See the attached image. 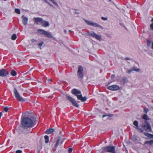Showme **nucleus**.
<instances>
[{"instance_id":"a19ab883","label":"nucleus","mask_w":153,"mask_h":153,"mask_svg":"<svg viewBox=\"0 0 153 153\" xmlns=\"http://www.w3.org/2000/svg\"><path fill=\"white\" fill-rule=\"evenodd\" d=\"M114 77H115V76L114 75H111V78H114Z\"/></svg>"},{"instance_id":"bb28decb","label":"nucleus","mask_w":153,"mask_h":153,"mask_svg":"<svg viewBox=\"0 0 153 153\" xmlns=\"http://www.w3.org/2000/svg\"><path fill=\"white\" fill-rule=\"evenodd\" d=\"M15 12L18 14H20V10L19 9H15Z\"/></svg>"},{"instance_id":"393cba45","label":"nucleus","mask_w":153,"mask_h":153,"mask_svg":"<svg viewBox=\"0 0 153 153\" xmlns=\"http://www.w3.org/2000/svg\"><path fill=\"white\" fill-rule=\"evenodd\" d=\"M138 122L137 121H134L133 123L134 125L136 126V128L138 127Z\"/></svg>"},{"instance_id":"20e7f679","label":"nucleus","mask_w":153,"mask_h":153,"mask_svg":"<svg viewBox=\"0 0 153 153\" xmlns=\"http://www.w3.org/2000/svg\"><path fill=\"white\" fill-rule=\"evenodd\" d=\"M86 34L88 36H90L92 37H94L98 40H100L101 39V36H100L96 34L93 31L88 32Z\"/></svg>"},{"instance_id":"72a5a7b5","label":"nucleus","mask_w":153,"mask_h":153,"mask_svg":"<svg viewBox=\"0 0 153 153\" xmlns=\"http://www.w3.org/2000/svg\"><path fill=\"white\" fill-rule=\"evenodd\" d=\"M148 111V108H144V112L145 113H147V112Z\"/></svg>"},{"instance_id":"f3484780","label":"nucleus","mask_w":153,"mask_h":153,"mask_svg":"<svg viewBox=\"0 0 153 153\" xmlns=\"http://www.w3.org/2000/svg\"><path fill=\"white\" fill-rule=\"evenodd\" d=\"M54 129L53 128H49L46 131V133L47 134H51L54 132Z\"/></svg>"},{"instance_id":"473e14b6","label":"nucleus","mask_w":153,"mask_h":153,"mask_svg":"<svg viewBox=\"0 0 153 153\" xmlns=\"http://www.w3.org/2000/svg\"><path fill=\"white\" fill-rule=\"evenodd\" d=\"M44 42L43 41H41V43H39L38 44V45L39 46L41 47V46L43 44Z\"/></svg>"},{"instance_id":"864d4df0","label":"nucleus","mask_w":153,"mask_h":153,"mask_svg":"<svg viewBox=\"0 0 153 153\" xmlns=\"http://www.w3.org/2000/svg\"><path fill=\"white\" fill-rule=\"evenodd\" d=\"M109 1L111 2V0H108Z\"/></svg>"},{"instance_id":"2f4dec72","label":"nucleus","mask_w":153,"mask_h":153,"mask_svg":"<svg viewBox=\"0 0 153 153\" xmlns=\"http://www.w3.org/2000/svg\"><path fill=\"white\" fill-rule=\"evenodd\" d=\"M72 151V148H70L69 149L68 152L69 153H71Z\"/></svg>"},{"instance_id":"37998d69","label":"nucleus","mask_w":153,"mask_h":153,"mask_svg":"<svg viewBox=\"0 0 153 153\" xmlns=\"http://www.w3.org/2000/svg\"><path fill=\"white\" fill-rule=\"evenodd\" d=\"M106 116H107V115L104 114L102 116V117H106Z\"/></svg>"},{"instance_id":"9d476101","label":"nucleus","mask_w":153,"mask_h":153,"mask_svg":"<svg viewBox=\"0 0 153 153\" xmlns=\"http://www.w3.org/2000/svg\"><path fill=\"white\" fill-rule=\"evenodd\" d=\"M8 74V73L5 69L0 70V76L4 77L7 76Z\"/></svg>"},{"instance_id":"603ef678","label":"nucleus","mask_w":153,"mask_h":153,"mask_svg":"<svg viewBox=\"0 0 153 153\" xmlns=\"http://www.w3.org/2000/svg\"><path fill=\"white\" fill-rule=\"evenodd\" d=\"M151 21H152V22H153V18H152V20Z\"/></svg>"},{"instance_id":"b1692460","label":"nucleus","mask_w":153,"mask_h":153,"mask_svg":"<svg viewBox=\"0 0 153 153\" xmlns=\"http://www.w3.org/2000/svg\"><path fill=\"white\" fill-rule=\"evenodd\" d=\"M142 118L145 119L146 120H149L148 116L146 114H145L143 116Z\"/></svg>"},{"instance_id":"f8f14e48","label":"nucleus","mask_w":153,"mask_h":153,"mask_svg":"<svg viewBox=\"0 0 153 153\" xmlns=\"http://www.w3.org/2000/svg\"><path fill=\"white\" fill-rule=\"evenodd\" d=\"M33 20L36 24L38 25L39 23L41 24L43 19L40 18H34Z\"/></svg>"},{"instance_id":"de8ad7c7","label":"nucleus","mask_w":153,"mask_h":153,"mask_svg":"<svg viewBox=\"0 0 153 153\" xmlns=\"http://www.w3.org/2000/svg\"><path fill=\"white\" fill-rule=\"evenodd\" d=\"M44 1L46 2H47H47H48V1H47L46 0H44Z\"/></svg>"},{"instance_id":"423d86ee","label":"nucleus","mask_w":153,"mask_h":153,"mask_svg":"<svg viewBox=\"0 0 153 153\" xmlns=\"http://www.w3.org/2000/svg\"><path fill=\"white\" fill-rule=\"evenodd\" d=\"M66 97L67 99L71 102L73 105L76 107L79 106V105L78 104L77 102L72 97L67 95H66Z\"/></svg>"},{"instance_id":"ea45409f","label":"nucleus","mask_w":153,"mask_h":153,"mask_svg":"<svg viewBox=\"0 0 153 153\" xmlns=\"http://www.w3.org/2000/svg\"><path fill=\"white\" fill-rule=\"evenodd\" d=\"M113 116V114H109L108 115H107V116H108L109 117H111Z\"/></svg>"},{"instance_id":"39448f33","label":"nucleus","mask_w":153,"mask_h":153,"mask_svg":"<svg viewBox=\"0 0 153 153\" xmlns=\"http://www.w3.org/2000/svg\"><path fill=\"white\" fill-rule=\"evenodd\" d=\"M103 150L106 151L107 152L115 153V147L113 146H108L104 147L103 148Z\"/></svg>"},{"instance_id":"4468645a","label":"nucleus","mask_w":153,"mask_h":153,"mask_svg":"<svg viewBox=\"0 0 153 153\" xmlns=\"http://www.w3.org/2000/svg\"><path fill=\"white\" fill-rule=\"evenodd\" d=\"M41 24L42 26L44 27L48 26L49 25V24L48 21H44L43 20Z\"/></svg>"},{"instance_id":"a18cd8bd","label":"nucleus","mask_w":153,"mask_h":153,"mask_svg":"<svg viewBox=\"0 0 153 153\" xmlns=\"http://www.w3.org/2000/svg\"><path fill=\"white\" fill-rule=\"evenodd\" d=\"M47 3L48 4H49L51 6H52V5H51V4L49 2H47Z\"/></svg>"},{"instance_id":"c9c22d12","label":"nucleus","mask_w":153,"mask_h":153,"mask_svg":"<svg viewBox=\"0 0 153 153\" xmlns=\"http://www.w3.org/2000/svg\"><path fill=\"white\" fill-rule=\"evenodd\" d=\"M75 13H76V14H79V11L77 10H75Z\"/></svg>"},{"instance_id":"e433bc0d","label":"nucleus","mask_w":153,"mask_h":153,"mask_svg":"<svg viewBox=\"0 0 153 153\" xmlns=\"http://www.w3.org/2000/svg\"><path fill=\"white\" fill-rule=\"evenodd\" d=\"M22 151L20 150H17L16 152V153H22Z\"/></svg>"},{"instance_id":"412c9836","label":"nucleus","mask_w":153,"mask_h":153,"mask_svg":"<svg viewBox=\"0 0 153 153\" xmlns=\"http://www.w3.org/2000/svg\"><path fill=\"white\" fill-rule=\"evenodd\" d=\"M153 144V140H151L150 141H146L145 142V144H149L150 145Z\"/></svg>"},{"instance_id":"0eeeda50","label":"nucleus","mask_w":153,"mask_h":153,"mask_svg":"<svg viewBox=\"0 0 153 153\" xmlns=\"http://www.w3.org/2000/svg\"><path fill=\"white\" fill-rule=\"evenodd\" d=\"M85 22L87 23V24L88 25L94 26V27H99L100 28L103 29V28L101 26L99 25L97 23H95V22H93L91 21H88V20H85Z\"/></svg>"},{"instance_id":"4c0bfd02","label":"nucleus","mask_w":153,"mask_h":153,"mask_svg":"<svg viewBox=\"0 0 153 153\" xmlns=\"http://www.w3.org/2000/svg\"><path fill=\"white\" fill-rule=\"evenodd\" d=\"M101 19H102L104 20H106L107 19V18L104 17H102Z\"/></svg>"},{"instance_id":"4be33fe9","label":"nucleus","mask_w":153,"mask_h":153,"mask_svg":"<svg viewBox=\"0 0 153 153\" xmlns=\"http://www.w3.org/2000/svg\"><path fill=\"white\" fill-rule=\"evenodd\" d=\"M45 143H47L49 142V137L47 135H46L45 136Z\"/></svg>"},{"instance_id":"79ce46f5","label":"nucleus","mask_w":153,"mask_h":153,"mask_svg":"<svg viewBox=\"0 0 153 153\" xmlns=\"http://www.w3.org/2000/svg\"><path fill=\"white\" fill-rule=\"evenodd\" d=\"M48 82L51 81H52V79H48Z\"/></svg>"},{"instance_id":"c03bdc74","label":"nucleus","mask_w":153,"mask_h":153,"mask_svg":"<svg viewBox=\"0 0 153 153\" xmlns=\"http://www.w3.org/2000/svg\"><path fill=\"white\" fill-rule=\"evenodd\" d=\"M126 60H130V58H128V57H126Z\"/></svg>"},{"instance_id":"6ab92c4d","label":"nucleus","mask_w":153,"mask_h":153,"mask_svg":"<svg viewBox=\"0 0 153 153\" xmlns=\"http://www.w3.org/2000/svg\"><path fill=\"white\" fill-rule=\"evenodd\" d=\"M46 31L42 29H39L38 30V32L40 34H43L44 35Z\"/></svg>"},{"instance_id":"aec40b11","label":"nucleus","mask_w":153,"mask_h":153,"mask_svg":"<svg viewBox=\"0 0 153 153\" xmlns=\"http://www.w3.org/2000/svg\"><path fill=\"white\" fill-rule=\"evenodd\" d=\"M60 140V137H58V140H57L56 143L55 145V147L56 148L57 147L59 143V141Z\"/></svg>"},{"instance_id":"58836bf2","label":"nucleus","mask_w":153,"mask_h":153,"mask_svg":"<svg viewBox=\"0 0 153 153\" xmlns=\"http://www.w3.org/2000/svg\"><path fill=\"white\" fill-rule=\"evenodd\" d=\"M31 41L32 42H35L36 41V40H35L34 39H31Z\"/></svg>"},{"instance_id":"9b49d317","label":"nucleus","mask_w":153,"mask_h":153,"mask_svg":"<svg viewBox=\"0 0 153 153\" xmlns=\"http://www.w3.org/2000/svg\"><path fill=\"white\" fill-rule=\"evenodd\" d=\"M108 88L111 90H117L120 89L119 87L117 85H113L108 87Z\"/></svg>"},{"instance_id":"49530a36","label":"nucleus","mask_w":153,"mask_h":153,"mask_svg":"<svg viewBox=\"0 0 153 153\" xmlns=\"http://www.w3.org/2000/svg\"><path fill=\"white\" fill-rule=\"evenodd\" d=\"M152 48L153 49V42L152 45Z\"/></svg>"},{"instance_id":"7ed1b4c3","label":"nucleus","mask_w":153,"mask_h":153,"mask_svg":"<svg viewBox=\"0 0 153 153\" xmlns=\"http://www.w3.org/2000/svg\"><path fill=\"white\" fill-rule=\"evenodd\" d=\"M13 92L15 97L18 101L20 102L25 101V100L20 96L17 90L15 88H14Z\"/></svg>"},{"instance_id":"09e8293b","label":"nucleus","mask_w":153,"mask_h":153,"mask_svg":"<svg viewBox=\"0 0 153 153\" xmlns=\"http://www.w3.org/2000/svg\"><path fill=\"white\" fill-rule=\"evenodd\" d=\"M69 32L71 33V32L72 31L71 30H69Z\"/></svg>"},{"instance_id":"7c9ffc66","label":"nucleus","mask_w":153,"mask_h":153,"mask_svg":"<svg viewBox=\"0 0 153 153\" xmlns=\"http://www.w3.org/2000/svg\"><path fill=\"white\" fill-rule=\"evenodd\" d=\"M151 42L150 41H149V40H148L147 41V45L148 46H149L151 44Z\"/></svg>"},{"instance_id":"2eb2a0df","label":"nucleus","mask_w":153,"mask_h":153,"mask_svg":"<svg viewBox=\"0 0 153 153\" xmlns=\"http://www.w3.org/2000/svg\"><path fill=\"white\" fill-rule=\"evenodd\" d=\"M22 17L23 18V24L25 25H26L27 24L28 18L26 17H25L24 16H22Z\"/></svg>"},{"instance_id":"5701e85b","label":"nucleus","mask_w":153,"mask_h":153,"mask_svg":"<svg viewBox=\"0 0 153 153\" xmlns=\"http://www.w3.org/2000/svg\"><path fill=\"white\" fill-rule=\"evenodd\" d=\"M10 74L12 76H14L16 75V73L15 71L13 70L11 72Z\"/></svg>"},{"instance_id":"a211bd4d","label":"nucleus","mask_w":153,"mask_h":153,"mask_svg":"<svg viewBox=\"0 0 153 153\" xmlns=\"http://www.w3.org/2000/svg\"><path fill=\"white\" fill-rule=\"evenodd\" d=\"M144 134L145 135L147 136L148 137L151 138H153V134L148 133H144Z\"/></svg>"},{"instance_id":"8fccbe9b","label":"nucleus","mask_w":153,"mask_h":153,"mask_svg":"<svg viewBox=\"0 0 153 153\" xmlns=\"http://www.w3.org/2000/svg\"><path fill=\"white\" fill-rule=\"evenodd\" d=\"M64 32L66 33V30H64Z\"/></svg>"},{"instance_id":"c85d7f7f","label":"nucleus","mask_w":153,"mask_h":153,"mask_svg":"<svg viewBox=\"0 0 153 153\" xmlns=\"http://www.w3.org/2000/svg\"><path fill=\"white\" fill-rule=\"evenodd\" d=\"M136 129H137L139 132L140 133H142L143 132V130H142L141 128H138V127L136 128Z\"/></svg>"},{"instance_id":"ddd939ff","label":"nucleus","mask_w":153,"mask_h":153,"mask_svg":"<svg viewBox=\"0 0 153 153\" xmlns=\"http://www.w3.org/2000/svg\"><path fill=\"white\" fill-rule=\"evenodd\" d=\"M140 71V70L139 69L137 68L136 67H134L131 68V69L128 70L127 71V73L128 74H130L131 72L133 71L139 72Z\"/></svg>"},{"instance_id":"6e6552de","label":"nucleus","mask_w":153,"mask_h":153,"mask_svg":"<svg viewBox=\"0 0 153 153\" xmlns=\"http://www.w3.org/2000/svg\"><path fill=\"white\" fill-rule=\"evenodd\" d=\"M145 123V124L143 126V130L147 132H151L152 129L150 124L146 121Z\"/></svg>"},{"instance_id":"5fc2aeb1","label":"nucleus","mask_w":153,"mask_h":153,"mask_svg":"<svg viewBox=\"0 0 153 153\" xmlns=\"http://www.w3.org/2000/svg\"><path fill=\"white\" fill-rule=\"evenodd\" d=\"M62 142H61V144H62Z\"/></svg>"},{"instance_id":"cd10ccee","label":"nucleus","mask_w":153,"mask_h":153,"mask_svg":"<svg viewBox=\"0 0 153 153\" xmlns=\"http://www.w3.org/2000/svg\"><path fill=\"white\" fill-rule=\"evenodd\" d=\"M50 1L52 2L53 4L56 5L57 7L58 6V4L54 0H50Z\"/></svg>"},{"instance_id":"f03ea898","label":"nucleus","mask_w":153,"mask_h":153,"mask_svg":"<svg viewBox=\"0 0 153 153\" xmlns=\"http://www.w3.org/2000/svg\"><path fill=\"white\" fill-rule=\"evenodd\" d=\"M71 92L73 94L76 95L78 100H81L82 102L85 101L87 100V98L85 97H83L81 94V92L76 89H73L71 91Z\"/></svg>"},{"instance_id":"c756f323","label":"nucleus","mask_w":153,"mask_h":153,"mask_svg":"<svg viewBox=\"0 0 153 153\" xmlns=\"http://www.w3.org/2000/svg\"><path fill=\"white\" fill-rule=\"evenodd\" d=\"M9 108L7 107H5L4 108V110L5 112H7Z\"/></svg>"},{"instance_id":"1a4fd4ad","label":"nucleus","mask_w":153,"mask_h":153,"mask_svg":"<svg viewBox=\"0 0 153 153\" xmlns=\"http://www.w3.org/2000/svg\"><path fill=\"white\" fill-rule=\"evenodd\" d=\"M78 71H77V76L79 78L82 79L83 78V75L82 72L83 69L81 66H79L78 67Z\"/></svg>"},{"instance_id":"a878e982","label":"nucleus","mask_w":153,"mask_h":153,"mask_svg":"<svg viewBox=\"0 0 153 153\" xmlns=\"http://www.w3.org/2000/svg\"><path fill=\"white\" fill-rule=\"evenodd\" d=\"M16 38V35L15 34H13L12 37L11 39L13 40H15Z\"/></svg>"},{"instance_id":"f257e3e1","label":"nucleus","mask_w":153,"mask_h":153,"mask_svg":"<svg viewBox=\"0 0 153 153\" xmlns=\"http://www.w3.org/2000/svg\"><path fill=\"white\" fill-rule=\"evenodd\" d=\"M25 116V114H23L22 117ZM36 116L35 115H32L31 116V118L28 117H25L22 119V118L21 125L22 128H27L32 127L33 124H35L36 120Z\"/></svg>"},{"instance_id":"3c124183","label":"nucleus","mask_w":153,"mask_h":153,"mask_svg":"<svg viewBox=\"0 0 153 153\" xmlns=\"http://www.w3.org/2000/svg\"><path fill=\"white\" fill-rule=\"evenodd\" d=\"M61 133H62V131H60V134H61Z\"/></svg>"},{"instance_id":"f704fd0d","label":"nucleus","mask_w":153,"mask_h":153,"mask_svg":"<svg viewBox=\"0 0 153 153\" xmlns=\"http://www.w3.org/2000/svg\"><path fill=\"white\" fill-rule=\"evenodd\" d=\"M150 27L151 29L153 30V23L150 25Z\"/></svg>"},{"instance_id":"dca6fc26","label":"nucleus","mask_w":153,"mask_h":153,"mask_svg":"<svg viewBox=\"0 0 153 153\" xmlns=\"http://www.w3.org/2000/svg\"><path fill=\"white\" fill-rule=\"evenodd\" d=\"M45 36L48 38H51L52 37V36L51 34L50 33L47 32L46 31L45 33L44 34Z\"/></svg>"}]
</instances>
